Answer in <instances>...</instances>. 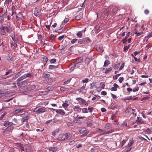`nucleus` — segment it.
Masks as SVG:
<instances>
[{
  "mask_svg": "<svg viewBox=\"0 0 152 152\" xmlns=\"http://www.w3.org/2000/svg\"><path fill=\"white\" fill-rule=\"evenodd\" d=\"M43 61H44L45 62H47L48 61V58L46 57H45V56H44L43 57Z\"/></svg>",
  "mask_w": 152,
  "mask_h": 152,
  "instance_id": "nucleus-47",
  "label": "nucleus"
},
{
  "mask_svg": "<svg viewBox=\"0 0 152 152\" xmlns=\"http://www.w3.org/2000/svg\"><path fill=\"white\" fill-rule=\"evenodd\" d=\"M46 80L47 81L48 83H51L53 82V79L50 78H48Z\"/></svg>",
  "mask_w": 152,
  "mask_h": 152,
  "instance_id": "nucleus-40",
  "label": "nucleus"
},
{
  "mask_svg": "<svg viewBox=\"0 0 152 152\" xmlns=\"http://www.w3.org/2000/svg\"><path fill=\"white\" fill-rule=\"evenodd\" d=\"M144 12L145 14L148 15L149 13V11L148 10L146 9L144 10Z\"/></svg>",
  "mask_w": 152,
  "mask_h": 152,
  "instance_id": "nucleus-58",
  "label": "nucleus"
},
{
  "mask_svg": "<svg viewBox=\"0 0 152 152\" xmlns=\"http://www.w3.org/2000/svg\"><path fill=\"white\" fill-rule=\"evenodd\" d=\"M105 66H107L109 64H110V62L108 60L105 61Z\"/></svg>",
  "mask_w": 152,
  "mask_h": 152,
  "instance_id": "nucleus-42",
  "label": "nucleus"
},
{
  "mask_svg": "<svg viewBox=\"0 0 152 152\" xmlns=\"http://www.w3.org/2000/svg\"><path fill=\"white\" fill-rule=\"evenodd\" d=\"M129 49L128 47L124 46V51L125 52L127 51Z\"/></svg>",
  "mask_w": 152,
  "mask_h": 152,
  "instance_id": "nucleus-56",
  "label": "nucleus"
},
{
  "mask_svg": "<svg viewBox=\"0 0 152 152\" xmlns=\"http://www.w3.org/2000/svg\"><path fill=\"white\" fill-rule=\"evenodd\" d=\"M63 107L64 108L65 110H67L68 109L67 108L68 107L69 105V104L66 103H64L62 105Z\"/></svg>",
  "mask_w": 152,
  "mask_h": 152,
  "instance_id": "nucleus-18",
  "label": "nucleus"
},
{
  "mask_svg": "<svg viewBox=\"0 0 152 152\" xmlns=\"http://www.w3.org/2000/svg\"><path fill=\"white\" fill-rule=\"evenodd\" d=\"M104 87V84L103 82H101L100 83V86L97 88V90L98 92L101 91L102 89H103Z\"/></svg>",
  "mask_w": 152,
  "mask_h": 152,
  "instance_id": "nucleus-3",
  "label": "nucleus"
},
{
  "mask_svg": "<svg viewBox=\"0 0 152 152\" xmlns=\"http://www.w3.org/2000/svg\"><path fill=\"white\" fill-rule=\"evenodd\" d=\"M12 37V40L15 42H17V41H18V39L17 38H15V37Z\"/></svg>",
  "mask_w": 152,
  "mask_h": 152,
  "instance_id": "nucleus-49",
  "label": "nucleus"
},
{
  "mask_svg": "<svg viewBox=\"0 0 152 152\" xmlns=\"http://www.w3.org/2000/svg\"><path fill=\"white\" fill-rule=\"evenodd\" d=\"M89 80V79L88 78H86L85 79L83 80H82V82L83 83H87Z\"/></svg>",
  "mask_w": 152,
  "mask_h": 152,
  "instance_id": "nucleus-45",
  "label": "nucleus"
},
{
  "mask_svg": "<svg viewBox=\"0 0 152 152\" xmlns=\"http://www.w3.org/2000/svg\"><path fill=\"white\" fill-rule=\"evenodd\" d=\"M77 35L78 37H79L80 38L82 36L81 31H79L78 32L77 34Z\"/></svg>",
  "mask_w": 152,
  "mask_h": 152,
  "instance_id": "nucleus-32",
  "label": "nucleus"
},
{
  "mask_svg": "<svg viewBox=\"0 0 152 152\" xmlns=\"http://www.w3.org/2000/svg\"><path fill=\"white\" fill-rule=\"evenodd\" d=\"M112 69L111 67H110L109 68H107L105 70V73H108L110 71L112 70Z\"/></svg>",
  "mask_w": 152,
  "mask_h": 152,
  "instance_id": "nucleus-33",
  "label": "nucleus"
},
{
  "mask_svg": "<svg viewBox=\"0 0 152 152\" xmlns=\"http://www.w3.org/2000/svg\"><path fill=\"white\" fill-rule=\"evenodd\" d=\"M134 142L132 140H131L129 141V142L128 144V145L129 147H131L132 145V144H133Z\"/></svg>",
  "mask_w": 152,
  "mask_h": 152,
  "instance_id": "nucleus-28",
  "label": "nucleus"
},
{
  "mask_svg": "<svg viewBox=\"0 0 152 152\" xmlns=\"http://www.w3.org/2000/svg\"><path fill=\"white\" fill-rule=\"evenodd\" d=\"M29 83V81L28 80H26L22 82V83L23 84V85H24V87L25 88H27V87H26V86L27 85H28Z\"/></svg>",
  "mask_w": 152,
  "mask_h": 152,
  "instance_id": "nucleus-17",
  "label": "nucleus"
},
{
  "mask_svg": "<svg viewBox=\"0 0 152 152\" xmlns=\"http://www.w3.org/2000/svg\"><path fill=\"white\" fill-rule=\"evenodd\" d=\"M85 43H89L91 42L90 39L88 38H84Z\"/></svg>",
  "mask_w": 152,
  "mask_h": 152,
  "instance_id": "nucleus-16",
  "label": "nucleus"
},
{
  "mask_svg": "<svg viewBox=\"0 0 152 152\" xmlns=\"http://www.w3.org/2000/svg\"><path fill=\"white\" fill-rule=\"evenodd\" d=\"M50 76V75L48 74H44L43 76V77L44 78H48Z\"/></svg>",
  "mask_w": 152,
  "mask_h": 152,
  "instance_id": "nucleus-41",
  "label": "nucleus"
},
{
  "mask_svg": "<svg viewBox=\"0 0 152 152\" xmlns=\"http://www.w3.org/2000/svg\"><path fill=\"white\" fill-rule=\"evenodd\" d=\"M82 103V104L84 106H86L88 105V103L85 101V100L83 99H81V102Z\"/></svg>",
  "mask_w": 152,
  "mask_h": 152,
  "instance_id": "nucleus-15",
  "label": "nucleus"
},
{
  "mask_svg": "<svg viewBox=\"0 0 152 152\" xmlns=\"http://www.w3.org/2000/svg\"><path fill=\"white\" fill-rule=\"evenodd\" d=\"M58 133V131L55 130L52 133V135L55 136Z\"/></svg>",
  "mask_w": 152,
  "mask_h": 152,
  "instance_id": "nucleus-37",
  "label": "nucleus"
},
{
  "mask_svg": "<svg viewBox=\"0 0 152 152\" xmlns=\"http://www.w3.org/2000/svg\"><path fill=\"white\" fill-rule=\"evenodd\" d=\"M106 144L107 146L108 147H111V143L112 142V141L110 140H110H108V139H107L106 141Z\"/></svg>",
  "mask_w": 152,
  "mask_h": 152,
  "instance_id": "nucleus-14",
  "label": "nucleus"
},
{
  "mask_svg": "<svg viewBox=\"0 0 152 152\" xmlns=\"http://www.w3.org/2000/svg\"><path fill=\"white\" fill-rule=\"evenodd\" d=\"M56 67L55 66L52 65H50L49 66V69H55Z\"/></svg>",
  "mask_w": 152,
  "mask_h": 152,
  "instance_id": "nucleus-31",
  "label": "nucleus"
},
{
  "mask_svg": "<svg viewBox=\"0 0 152 152\" xmlns=\"http://www.w3.org/2000/svg\"><path fill=\"white\" fill-rule=\"evenodd\" d=\"M10 123L7 121H4L3 123V125L6 127L10 125Z\"/></svg>",
  "mask_w": 152,
  "mask_h": 152,
  "instance_id": "nucleus-24",
  "label": "nucleus"
},
{
  "mask_svg": "<svg viewBox=\"0 0 152 152\" xmlns=\"http://www.w3.org/2000/svg\"><path fill=\"white\" fill-rule=\"evenodd\" d=\"M132 90L134 92L137 91L139 90V88L138 87L135 88H133Z\"/></svg>",
  "mask_w": 152,
  "mask_h": 152,
  "instance_id": "nucleus-50",
  "label": "nucleus"
},
{
  "mask_svg": "<svg viewBox=\"0 0 152 152\" xmlns=\"http://www.w3.org/2000/svg\"><path fill=\"white\" fill-rule=\"evenodd\" d=\"M134 34H136V36H140V35L142 34H143V32H137L136 31L134 32Z\"/></svg>",
  "mask_w": 152,
  "mask_h": 152,
  "instance_id": "nucleus-30",
  "label": "nucleus"
},
{
  "mask_svg": "<svg viewBox=\"0 0 152 152\" xmlns=\"http://www.w3.org/2000/svg\"><path fill=\"white\" fill-rule=\"evenodd\" d=\"M69 20V19L68 18H65L64 20V23H67Z\"/></svg>",
  "mask_w": 152,
  "mask_h": 152,
  "instance_id": "nucleus-57",
  "label": "nucleus"
},
{
  "mask_svg": "<svg viewBox=\"0 0 152 152\" xmlns=\"http://www.w3.org/2000/svg\"><path fill=\"white\" fill-rule=\"evenodd\" d=\"M87 126H91L92 125V124L91 123L89 122H88L87 123Z\"/></svg>",
  "mask_w": 152,
  "mask_h": 152,
  "instance_id": "nucleus-64",
  "label": "nucleus"
},
{
  "mask_svg": "<svg viewBox=\"0 0 152 152\" xmlns=\"http://www.w3.org/2000/svg\"><path fill=\"white\" fill-rule=\"evenodd\" d=\"M73 109L74 111H77L79 113L80 112L81 110V108H80V106L78 105L74 106Z\"/></svg>",
  "mask_w": 152,
  "mask_h": 152,
  "instance_id": "nucleus-6",
  "label": "nucleus"
},
{
  "mask_svg": "<svg viewBox=\"0 0 152 152\" xmlns=\"http://www.w3.org/2000/svg\"><path fill=\"white\" fill-rule=\"evenodd\" d=\"M120 65V64L119 63L118 64H117L115 65L114 66V69H118Z\"/></svg>",
  "mask_w": 152,
  "mask_h": 152,
  "instance_id": "nucleus-35",
  "label": "nucleus"
},
{
  "mask_svg": "<svg viewBox=\"0 0 152 152\" xmlns=\"http://www.w3.org/2000/svg\"><path fill=\"white\" fill-rule=\"evenodd\" d=\"M13 129V127L12 126H8L5 129V131L4 132V134H6V133L5 132H11Z\"/></svg>",
  "mask_w": 152,
  "mask_h": 152,
  "instance_id": "nucleus-5",
  "label": "nucleus"
},
{
  "mask_svg": "<svg viewBox=\"0 0 152 152\" xmlns=\"http://www.w3.org/2000/svg\"><path fill=\"white\" fill-rule=\"evenodd\" d=\"M22 110V109H16L14 111V113L15 114L18 113H20Z\"/></svg>",
  "mask_w": 152,
  "mask_h": 152,
  "instance_id": "nucleus-29",
  "label": "nucleus"
},
{
  "mask_svg": "<svg viewBox=\"0 0 152 152\" xmlns=\"http://www.w3.org/2000/svg\"><path fill=\"white\" fill-rule=\"evenodd\" d=\"M77 39H73L72 40V41H71V42L72 44H74L77 42Z\"/></svg>",
  "mask_w": 152,
  "mask_h": 152,
  "instance_id": "nucleus-43",
  "label": "nucleus"
},
{
  "mask_svg": "<svg viewBox=\"0 0 152 152\" xmlns=\"http://www.w3.org/2000/svg\"><path fill=\"white\" fill-rule=\"evenodd\" d=\"M4 28H5V30L8 32L10 33L11 31V29L10 27H4Z\"/></svg>",
  "mask_w": 152,
  "mask_h": 152,
  "instance_id": "nucleus-25",
  "label": "nucleus"
},
{
  "mask_svg": "<svg viewBox=\"0 0 152 152\" xmlns=\"http://www.w3.org/2000/svg\"><path fill=\"white\" fill-rule=\"evenodd\" d=\"M50 151H51L53 152H55L57 151V148L56 147L50 148H49Z\"/></svg>",
  "mask_w": 152,
  "mask_h": 152,
  "instance_id": "nucleus-23",
  "label": "nucleus"
},
{
  "mask_svg": "<svg viewBox=\"0 0 152 152\" xmlns=\"http://www.w3.org/2000/svg\"><path fill=\"white\" fill-rule=\"evenodd\" d=\"M83 13L80 12L78 15L75 16V18L77 20H79L83 18Z\"/></svg>",
  "mask_w": 152,
  "mask_h": 152,
  "instance_id": "nucleus-7",
  "label": "nucleus"
},
{
  "mask_svg": "<svg viewBox=\"0 0 152 152\" xmlns=\"http://www.w3.org/2000/svg\"><path fill=\"white\" fill-rule=\"evenodd\" d=\"M60 89L61 91H67V88H64L63 87H61Z\"/></svg>",
  "mask_w": 152,
  "mask_h": 152,
  "instance_id": "nucleus-38",
  "label": "nucleus"
},
{
  "mask_svg": "<svg viewBox=\"0 0 152 152\" xmlns=\"http://www.w3.org/2000/svg\"><path fill=\"white\" fill-rule=\"evenodd\" d=\"M126 39L125 38L123 39L122 40V42H123V44H125L126 43L127 40H126Z\"/></svg>",
  "mask_w": 152,
  "mask_h": 152,
  "instance_id": "nucleus-59",
  "label": "nucleus"
},
{
  "mask_svg": "<svg viewBox=\"0 0 152 152\" xmlns=\"http://www.w3.org/2000/svg\"><path fill=\"white\" fill-rule=\"evenodd\" d=\"M79 131L81 134H88L87 132L86 129L85 128H80Z\"/></svg>",
  "mask_w": 152,
  "mask_h": 152,
  "instance_id": "nucleus-9",
  "label": "nucleus"
},
{
  "mask_svg": "<svg viewBox=\"0 0 152 152\" xmlns=\"http://www.w3.org/2000/svg\"><path fill=\"white\" fill-rule=\"evenodd\" d=\"M56 112L62 115H64L65 113L64 111L62 109L57 110H56Z\"/></svg>",
  "mask_w": 152,
  "mask_h": 152,
  "instance_id": "nucleus-12",
  "label": "nucleus"
},
{
  "mask_svg": "<svg viewBox=\"0 0 152 152\" xmlns=\"http://www.w3.org/2000/svg\"><path fill=\"white\" fill-rule=\"evenodd\" d=\"M4 96V91L0 89V98L3 97Z\"/></svg>",
  "mask_w": 152,
  "mask_h": 152,
  "instance_id": "nucleus-21",
  "label": "nucleus"
},
{
  "mask_svg": "<svg viewBox=\"0 0 152 152\" xmlns=\"http://www.w3.org/2000/svg\"><path fill=\"white\" fill-rule=\"evenodd\" d=\"M124 78L123 77H119L118 79V80L120 83H121L122 81L124 80Z\"/></svg>",
  "mask_w": 152,
  "mask_h": 152,
  "instance_id": "nucleus-48",
  "label": "nucleus"
},
{
  "mask_svg": "<svg viewBox=\"0 0 152 152\" xmlns=\"http://www.w3.org/2000/svg\"><path fill=\"white\" fill-rule=\"evenodd\" d=\"M56 61V59L55 58H53L50 60V63L51 64H53L55 63Z\"/></svg>",
  "mask_w": 152,
  "mask_h": 152,
  "instance_id": "nucleus-44",
  "label": "nucleus"
},
{
  "mask_svg": "<svg viewBox=\"0 0 152 152\" xmlns=\"http://www.w3.org/2000/svg\"><path fill=\"white\" fill-rule=\"evenodd\" d=\"M35 88L36 86L35 85H31L30 86H28L26 88V90H25V91H30L34 89Z\"/></svg>",
  "mask_w": 152,
  "mask_h": 152,
  "instance_id": "nucleus-4",
  "label": "nucleus"
},
{
  "mask_svg": "<svg viewBox=\"0 0 152 152\" xmlns=\"http://www.w3.org/2000/svg\"><path fill=\"white\" fill-rule=\"evenodd\" d=\"M136 121L137 123L139 124H143L144 123V121L142 120L141 118L137 117Z\"/></svg>",
  "mask_w": 152,
  "mask_h": 152,
  "instance_id": "nucleus-10",
  "label": "nucleus"
},
{
  "mask_svg": "<svg viewBox=\"0 0 152 152\" xmlns=\"http://www.w3.org/2000/svg\"><path fill=\"white\" fill-rule=\"evenodd\" d=\"M21 117L22 118L21 120L22 122H24L26 120L28 119V113H25L21 115Z\"/></svg>",
  "mask_w": 152,
  "mask_h": 152,
  "instance_id": "nucleus-1",
  "label": "nucleus"
},
{
  "mask_svg": "<svg viewBox=\"0 0 152 152\" xmlns=\"http://www.w3.org/2000/svg\"><path fill=\"white\" fill-rule=\"evenodd\" d=\"M111 96L113 99H115L117 98V97L116 95L113 94H111Z\"/></svg>",
  "mask_w": 152,
  "mask_h": 152,
  "instance_id": "nucleus-60",
  "label": "nucleus"
},
{
  "mask_svg": "<svg viewBox=\"0 0 152 152\" xmlns=\"http://www.w3.org/2000/svg\"><path fill=\"white\" fill-rule=\"evenodd\" d=\"M64 37V35L58 37V39L60 40H61Z\"/></svg>",
  "mask_w": 152,
  "mask_h": 152,
  "instance_id": "nucleus-55",
  "label": "nucleus"
},
{
  "mask_svg": "<svg viewBox=\"0 0 152 152\" xmlns=\"http://www.w3.org/2000/svg\"><path fill=\"white\" fill-rule=\"evenodd\" d=\"M22 82H18L17 81V84L18 86L19 87H21L23 85Z\"/></svg>",
  "mask_w": 152,
  "mask_h": 152,
  "instance_id": "nucleus-39",
  "label": "nucleus"
},
{
  "mask_svg": "<svg viewBox=\"0 0 152 152\" xmlns=\"http://www.w3.org/2000/svg\"><path fill=\"white\" fill-rule=\"evenodd\" d=\"M113 132V131L112 130L108 131H106L105 132V134H109L110 133H112Z\"/></svg>",
  "mask_w": 152,
  "mask_h": 152,
  "instance_id": "nucleus-53",
  "label": "nucleus"
},
{
  "mask_svg": "<svg viewBox=\"0 0 152 152\" xmlns=\"http://www.w3.org/2000/svg\"><path fill=\"white\" fill-rule=\"evenodd\" d=\"M120 74H117L113 77V78L114 79H117L119 76L120 75Z\"/></svg>",
  "mask_w": 152,
  "mask_h": 152,
  "instance_id": "nucleus-52",
  "label": "nucleus"
},
{
  "mask_svg": "<svg viewBox=\"0 0 152 152\" xmlns=\"http://www.w3.org/2000/svg\"><path fill=\"white\" fill-rule=\"evenodd\" d=\"M126 141L125 140H123L122 142H121V146H122L126 142Z\"/></svg>",
  "mask_w": 152,
  "mask_h": 152,
  "instance_id": "nucleus-63",
  "label": "nucleus"
},
{
  "mask_svg": "<svg viewBox=\"0 0 152 152\" xmlns=\"http://www.w3.org/2000/svg\"><path fill=\"white\" fill-rule=\"evenodd\" d=\"M45 26L46 27L47 30H46V31H48L50 29V26L49 25H46Z\"/></svg>",
  "mask_w": 152,
  "mask_h": 152,
  "instance_id": "nucleus-54",
  "label": "nucleus"
},
{
  "mask_svg": "<svg viewBox=\"0 0 152 152\" xmlns=\"http://www.w3.org/2000/svg\"><path fill=\"white\" fill-rule=\"evenodd\" d=\"M47 111V109L45 107H40L39 114L44 113Z\"/></svg>",
  "mask_w": 152,
  "mask_h": 152,
  "instance_id": "nucleus-13",
  "label": "nucleus"
},
{
  "mask_svg": "<svg viewBox=\"0 0 152 152\" xmlns=\"http://www.w3.org/2000/svg\"><path fill=\"white\" fill-rule=\"evenodd\" d=\"M110 90L111 91H116L117 90V89L115 88L114 87H112L110 88Z\"/></svg>",
  "mask_w": 152,
  "mask_h": 152,
  "instance_id": "nucleus-62",
  "label": "nucleus"
},
{
  "mask_svg": "<svg viewBox=\"0 0 152 152\" xmlns=\"http://www.w3.org/2000/svg\"><path fill=\"white\" fill-rule=\"evenodd\" d=\"M65 138V134H61L59 135L57 138V140H59L63 141L64 140Z\"/></svg>",
  "mask_w": 152,
  "mask_h": 152,
  "instance_id": "nucleus-2",
  "label": "nucleus"
},
{
  "mask_svg": "<svg viewBox=\"0 0 152 152\" xmlns=\"http://www.w3.org/2000/svg\"><path fill=\"white\" fill-rule=\"evenodd\" d=\"M152 37V34H148L147 37H145V39L143 40V41H145V39H146V38H149L150 37Z\"/></svg>",
  "mask_w": 152,
  "mask_h": 152,
  "instance_id": "nucleus-46",
  "label": "nucleus"
},
{
  "mask_svg": "<svg viewBox=\"0 0 152 152\" xmlns=\"http://www.w3.org/2000/svg\"><path fill=\"white\" fill-rule=\"evenodd\" d=\"M78 42L79 44H85L84 38L79 39L78 41Z\"/></svg>",
  "mask_w": 152,
  "mask_h": 152,
  "instance_id": "nucleus-20",
  "label": "nucleus"
},
{
  "mask_svg": "<svg viewBox=\"0 0 152 152\" xmlns=\"http://www.w3.org/2000/svg\"><path fill=\"white\" fill-rule=\"evenodd\" d=\"M34 14L36 16H37L39 14V11L37 10L36 7L35 8V10L34 12Z\"/></svg>",
  "mask_w": 152,
  "mask_h": 152,
  "instance_id": "nucleus-19",
  "label": "nucleus"
},
{
  "mask_svg": "<svg viewBox=\"0 0 152 152\" xmlns=\"http://www.w3.org/2000/svg\"><path fill=\"white\" fill-rule=\"evenodd\" d=\"M23 76L24 78L25 79V78L27 77L31 76V74L30 73H28L25 74Z\"/></svg>",
  "mask_w": 152,
  "mask_h": 152,
  "instance_id": "nucleus-26",
  "label": "nucleus"
},
{
  "mask_svg": "<svg viewBox=\"0 0 152 152\" xmlns=\"http://www.w3.org/2000/svg\"><path fill=\"white\" fill-rule=\"evenodd\" d=\"M81 110L83 113H87L88 112V111L86 108H84L81 109Z\"/></svg>",
  "mask_w": 152,
  "mask_h": 152,
  "instance_id": "nucleus-27",
  "label": "nucleus"
},
{
  "mask_svg": "<svg viewBox=\"0 0 152 152\" xmlns=\"http://www.w3.org/2000/svg\"><path fill=\"white\" fill-rule=\"evenodd\" d=\"M124 63H123L121 65V66L119 68V70H120L121 69H122L124 67Z\"/></svg>",
  "mask_w": 152,
  "mask_h": 152,
  "instance_id": "nucleus-51",
  "label": "nucleus"
},
{
  "mask_svg": "<svg viewBox=\"0 0 152 152\" xmlns=\"http://www.w3.org/2000/svg\"><path fill=\"white\" fill-rule=\"evenodd\" d=\"M24 79V78L23 76L22 75V76L18 78L17 80V81L18 82H19Z\"/></svg>",
  "mask_w": 152,
  "mask_h": 152,
  "instance_id": "nucleus-34",
  "label": "nucleus"
},
{
  "mask_svg": "<svg viewBox=\"0 0 152 152\" xmlns=\"http://www.w3.org/2000/svg\"><path fill=\"white\" fill-rule=\"evenodd\" d=\"M70 81H71V79L70 78L69 79L65 81L64 82V85H66V84H69L70 83Z\"/></svg>",
  "mask_w": 152,
  "mask_h": 152,
  "instance_id": "nucleus-36",
  "label": "nucleus"
},
{
  "mask_svg": "<svg viewBox=\"0 0 152 152\" xmlns=\"http://www.w3.org/2000/svg\"><path fill=\"white\" fill-rule=\"evenodd\" d=\"M65 139L67 140H69L72 137V134L71 133H67L65 134Z\"/></svg>",
  "mask_w": 152,
  "mask_h": 152,
  "instance_id": "nucleus-8",
  "label": "nucleus"
},
{
  "mask_svg": "<svg viewBox=\"0 0 152 152\" xmlns=\"http://www.w3.org/2000/svg\"><path fill=\"white\" fill-rule=\"evenodd\" d=\"M40 107H37L36 108L33 109V111L34 112L36 113L37 114H39L40 112Z\"/></svg>",
  "mask_w": 152,
  "mask_h": 152,
  "instance_id": "nucleus-11",
  "label": "nucleus"
},
{
  "mask_svg": "<svg viewBox=\"0 0 152 152\" xmlns=\"http://www.w3.org/2000/svg\"><path fill=\"white\" fill-rule=\"evenodd\" d=\"M86 84H85V86H83L79 88L78 89V91L80 92L83 91L86 88Z\"/></svg>",
  "mask_w": 152,
  "mask_h": 152,
  "instance_id": "nucleus-22",
  "label": "nucleus"
},
{
  "mask_svg": "<svg viewBox=\"0 0 152 152\" xmlns=\"http://www.w3.org/2000/svg\"><path fill=\"white\" fill-rule=\"evenodd\" d=\"M140 53V52H137V51H135L134 52V54L135 56H136L137 55L139 54Z\"/></svg>",
  "mask_w": 152,
  "mask_h": 152,
  "instance_id": "nucleus-61",
  "label": "nucleus"
}]
</instances>
